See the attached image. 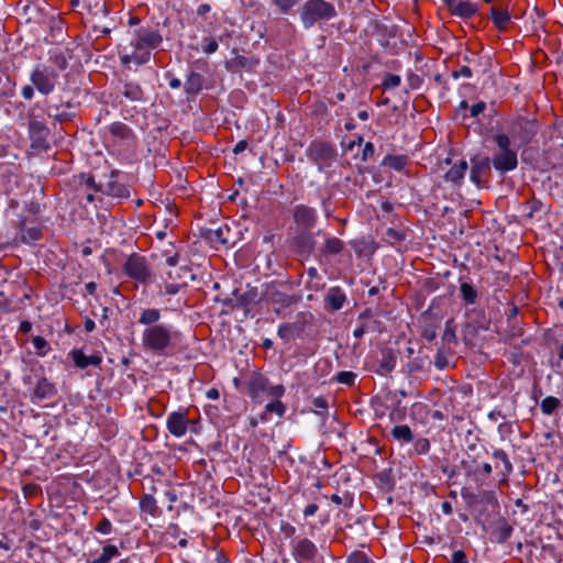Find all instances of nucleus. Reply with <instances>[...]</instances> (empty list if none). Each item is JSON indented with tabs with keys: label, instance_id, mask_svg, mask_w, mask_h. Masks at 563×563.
I'll return each instance as SVG.
<instances>
[{
	"label": "nucleus",
	"instance_id": "1",
	"mask_svg": "<svg viewBox=\"0 0 563 563\" xmlns=\"http://www.w3.org/2000/svg\"><path fill=\"white\" fill-rule=\"evenodd\" d=\"M177 332L169 325L161 323L156 327L145 328L142 332V347L145 352L155 355H168L174 349Z\"/></svg>",
	"mask_w": 563,
	"mask_h": 563
},
{
	"label": "nucleus",
	"instance_id": "2",
	"mask_svg": "<svg viewBox=\"0 0 563 563\" xmlns=\"http://www.w3.org/2000/svg\"><path fill=\"white\" fill-rule=\"evenodd\" d=\"M298 13L306 30L322 25L338 15L335 5L327 0H306L299 8Z\"/></svg>",
	"mask_w": 563,
	"mask_h": 563
},
{
	"label": "nucleus",
	"instance_id": "3",
	"mask_svg": "<svg viewBox=\"0 0 563 563\" xmlns=\"http://www.w3.org/2000/svg\"><path fill=\"white\" fill-rule=\"evenodd\" d=\"M494 141L498 151L494 154L492 163L499 173L514 170L518 165L517 152L510 148V139L506 134H497Z\"/></svg>",
	"mask_w": 563,
	"mask_h": 563
},
{
	"label": "nucleus",
	"instance_id": "4",
	"mask_svg": "<svg viewBox=\"0 0 563 563\" xmlns=\"http://www.w3.org/2000/svg\"><path fill=\"white\" fill-rule=\"evenodd\" d=\"M124 274L136 283L146 286L154 282L155 274L144 256L131 254L123 265Z\"/></svg>",
	"mask_w": 563,
	"mask_h": 563
},
{
	"label": "nucleus",
	"instance_id": "5",
	"mask_svg": "<svg viewBox=\"0 0 563 563\" xmlns=\"http://www.w3.org/2000/svg\"><path fill=\"white\" fill-rule=\"evenodd\" d=\"M120 172L117 169L111 170L109 179L106 184H97L93 176H82L87 188L100 190V192L112 198L124 199L130 197L129 186L121 183L119 177Z\"/></svg>",
	"mask_w": 563,
	"mask_h": 563
},
{
	"label": "nucleus",
	"instance_id": "6",
	"mask_svg": "<svg viewBox=\"0 0 563 563\" xmlns=\"http://www.w3.org/2000/svg\"><path fill=\"white\" fill-rule=\"evenodd\" d=\"M283 385L272 386L268 378L262 374L254 373L247 380V394L256 401H261L263 396L279 398L284 395Z\"/></svg>",
	"mask_w": 563,
	"mask_h": 563
},
{
	"label": "nucleus",
	"instance_id": "7",
	"mask_svg": "<svg viewBox=\"0 0 563 563\" xmlns=\"http://www.w3.org/2000/svg\"><path fill=\"white\" fill-rule=\"evenodd\" d=\"M58 79L56 70L46 65H37L31 74V81L43 93H51Z\"/></svg>",
	"mask_w": 563,
	"mask_h": 563
},
{
	"label": "nucleus",
	"instance_id": "8",
	"mask_svg": "<svg viewBox=\"0 0 563 563\" xmlns=\"http://www.w3.org/2000/svg\"><path fill=\"white\" fill-rule=\"evenodd\" d=\"M264 301L267 305L274 306L276 313H280L283 309L296 303L297 298L282 291L278 284L271 283L264 286Z\"/></svg>",
	"mask_w": 563,
	"mask_h": 563
},
{
	"label": "nucleus",
	"instance_id": "9",
	"mask_svg": "<svg viewBox=\"0 0 563 563\" xmlns=\"http://www.w3.org/2000/svg\"><path fill=\"white\" fill-rule=\"evenodd\" d=\"M189 409H180L173 411L168 415L166 420L167 430L176 438H181L186 434L189 424H194L188 419Z\"/></svg>",
	"mask_w": 563,
	"mask_h": 563
},
{
	"label": "nucleus",
	"instance_id": "10",
	"mask_svg": "<svg viewBox=\"0 0 563 563\" xmlns=\"http://www.w3.org/2000/svg\"><path fill=\"white\" fill-rule=\"evenodd\" d=\"M335 150L328 143L314 142L308 150L309 157L319 166V169L330 166L335 157Z\"/></svg>",
	"mask_w": 563,
	"mask_h": 563
},
{
	"label": "nucleus",
	"instance_id": "11",
	"mask_svg": "<svg viewBox=\"0 0 563 563\" xmlns=\"http://www.w3.org/2000/svg\"><path fill=\"white\" fill-rule=\"evenodd\" d=\"M490 163L492 159L488 156L476 155L471 159V180L481 186L487 181L490 175Z\"/></svg>",
	"mask_w": 563,
	"mask_h": 563
},
{
	"label": "nucleus",
	"instance_id": "12",
	"mask_svg": "<svg viewBox=\"0 0 563 563\" xmlns=\"http://www.w3.org/2000/svg\"><path fill=\"white\" fill-rule=\"evenodd\" d=\"M291 553L299 563H309L316 560L318 549L311 540L302 538L294 542Z\"/></svg>",
	"mask_w": 563,
	"mask_h": 563
},
{
	"label": "nucleus",
	"instance_id": "13",
	"mask_svg": "<svg viewBox=\"0 0 563 563\" xmlns=\"http://www.w3.org/2000/svg\"><path fill=\"white\" fill-rule=\"evenodd\" d=\"M294 220L303 231H310L317 221L316 210L305 205H298L294 208Z\"/></svg>",
	"mask_w": 563,
	"mask_h": 563
},
{
	"label": "nucleus",
	"instance_id": "14",
	"mask_svg": "<svg viewBox=\"0 0 563 563\" xmlns=\"http://www.w3.org/2000/svg\"><path fill=\"white\" fill-rule=\"evenodd\" d=\"M132 52L128 54H123L120 59L121 63L125 66L131 63L136 64L137 66L143 65L150 60L151 51L147 49L144 45H136V38L134 37L131 42Z\"/></svg>",
	"mask_w": 563,
	"mask_h": 563
},
{
	"label": "nucleus",
	"instance_id": "15",
	"mask_svg": "<svg viewBox=\"0 0 563 563\" xmlns=\"http://www.w3.org/2000/svg\"><path fill=\"white\" fill-rule=\"evenodd\" d=\"M136 45H144L147 49L156 48L163 41L157 31L141 29L135 34Z\"/></svg>",
	"mask_w": 563,
	"mask_h": 563
},
{
	"label": "nucleus",
	"instance_id": "16",
	"mask_svg": "<svg viewBox=\"0 0 563 563\" xmlns=\"http://www.w3.org/2000/svg\"><path fill=\"white\" fill-rule=\"evenodd\" d=\"M236 300L240 305L247 308L251 305L264 301V289L260 291L256 287L247 285L246 289L236 297Z\"/></svg>",
	"mask_w": 563,
	"mask_h": 563
},
{
	"label": "nucleus",
	"instance_id": "17",
	"mask_svg": "<svg viewBox=\"0 0 563 563\" xmlns=\"http://www.w3.org/2000/svg\"><path fill=\"white\" fill-rule=\"evenodd\" d=\"M56 394L55 386L47 378H40L33 390V399L43 400L52 398Z\"/></svg>",
	"mask_w": 563,
	"mask_h": 563
},
{
	"label": "nucleus",
	"instance_id": "18",
	"mask_svg": "<svg viewBox=\"0 0 563 563\" xmlns=\"http://www.w3.org/2000/svg\"><path fill=\"white\" fill-rule=\"evenodd\" d=\"M467 168L468 165L465 159L459 161V163L451 166V168L444 174L445 181L459 185L464 178Z\"/></svg>",
	"mask_w": 563,
	"mask_h": 563
},
{
	"label": "nucleus",
	"instance_id": "19",
	"mask_svg": "<svg viewBox=\"0 0 563 563\" xmlns=\"http://www.w3.org/2000/svg\"><path fill=\"white\" fill-rule=\"evenodd\" d=\"M70 355L75 365L79 368H86L90 365L99 366L102 361L99 355L87 356L81 350H73Z\"/></svg>",
	"mask_w": 563,
	"mask_h": 563
},
{
	"label": "nucleus",
	"instance_id": "20",
	"mask_svg": "<svg viewBox=\"0 0 563 563\" xmlns=\"http://www.w3.org/2000/svg\"><path fill=\"white\" fill-rule=\"evenodd\" d=\"M161 317V310L156 308H145L141 310L137 322L146 328L156 327L161 324L157 323Z\"/></svg>",
	"mask_w": 563,
	"mask_h": 563
},
{
	"label": "nucleus",
	"instance_id": "21",
	"mask_svg": "<svg viewBox=\"0 0 563 563\" xmlns=\"http://www.w3.org/2000/svg\"><path fill=\"white\" fill-rule=\"evenodd\" d=\"M490 16L494 24L499 31H506L508 29V25L510 23V14L507 10L497 7H492Z\"/></svg>",
	"mask_w": 563,
	"mask_h": 563
},
{
	"label": "nucleus",
	"instance_id": "22",
	"mask_svg": "<svg viewBox=\"0 0 563 563\" xmlns=\"http://www.w3.org/2000/svg\"><path fill=\"white\" fill-rule=\"evenodd\" d=\"M396 360L397 357L391 350H383L377 373L380 375H388L395 368Z\"/></svg>",
	"mask_w": 563,
	"mask_h": 563
},
{
	"label": "nucleus",
	"instance_id": "23",
	"mask_svg": "<svg viewBox=\"0 0 563 563\" xmlns=\"http://www.w3.org/2000/svg\"><path fill=\"white\" fill-rule=\"evenodd\" d=\"M345 299V294L340 287L330 288L325 296V302L332 310H340L343 307Z\"/></svg>",
	"mask_w": 563,
	"mask_h": 563
},
{
	"label": "nucleus",
	"instance_id": "24",
	"mask_svg": "<svg viewBox=\"0 0 563 563\" xmlns=\"http://www.w3.org/2000/svg\"><path fill=\"white\" fill-rule=\"evenodd\" d=\"M301 331L302 325H300L298 322L283 323L279 325L277 334L280 339L288 342L295 336L299 335Z\"/></svg>",
	"mask_w": 563,
	"mask_h": 563
},
{
	"label": "nucleus",
	"instance_id": "25",
	"mask_svg": "<svg viewBox=\"0 0 563 563\" xmlns=\"http://www.w3.org/2000/svg\"><path fill=\"white\" fill-rule=\"evenodd\" d=\"M409 163V158L406 155H387L383 165L394 170L401 172Z\"/></svg>",
	"mask_w": 563,
	"mask_h": 563
},
{
	"label": "nucleus",
	"instance_id": "26",
	"mask_svg": "<svg viewBox=\"0 0 563 563\" xmlns=\"http://www.w3.org/2000/svg\"><path fill=\"white\" fill-rule=\"evenodd\" d=\"M390 434L396 441L400 443H409L413 440L411 429L407 424L395 426L391 429Z\"/></svg>",
	"mask_w": 563,
	"mask_h": 563
},
{
	"label": "nucleus",
	"instance_id": "27",
	"mask_svg": "<svg viewBox=\"0 0 563 563\" xmlns=\"http://www.w3.org/2000/svg\"><path fill=\"white\" fill-rule=\"evenodd\" d=\"M477 12V7L470 1H460L452 10V14L460 18H471Z\"/></svg>",
	"mask_w": 563,
	"mask_h": 563
},
{
	"label": "nucleus",
	"instance_id": "28",
	"mask_svg": "<svg viewBox=\"0 0 563 563\" xmlns=\"http://www.w3.org/2000/svg\"><path fill=\"white\" fill-rule=\"evenodd\" d=\"M344 249V243L338 238H329L325 240L321 253L324 255L340 254Z\"/></svg>",
	"mask_w": 563,
	"mask_h": 563
},
{
	"label": "nucleus",
	"instance_id": "29",
	"mask_svg": "<svg viewBox=\"0 0 563 563\" xmlns=\"http://www.w3.org/2000/svg\"><path fill=\"white\" fill-rule=\"evenodd\" d=\"M493 457L497 461L496 462V468L499 467V463L503 464V471H501V474L504 477H507L511 474L512 472V464L511 462L509 461L508 459V455L506 454L505 451L503 450H495L494 453H493Z\"/></svg>",
	"mask_w": 563,
	"mask_h": 563
},
{
	"label": "nucleus",
	"instance_id": "30",
	"mask_svg": "<svg viewBox=\"0 0 563 563\" xmlns=\"http://www.w3.org/2000/svg\"><path fill=\"white\" fill-rule=\"evenodd\" d=\"M202 76L198 73H190L185 82V90L189 95H195L202 88Z\"/></svg>",
	"mask_w": 563,
	"mask_h": 563
},
{
	"label": "nucleus",
	"instance_id": "31",
	"mask_svg": "<svg viewBox=\"0 0 563 563\" xmlns=\"http://www.w3.org/2000/svg\"><path fill=\"white\" fill-rule=\"evenodd\" d=\"M286 411V406L276 398L274 401L268 402L265 406L264 412L261 415V420L266 421L269 413H276L278 417H283Z\"/></svg>",
	"mask_w": 563,
	"mask_h": 563
},
{
	"label": "nucleus",
	"instance_id": "32",
	"mask_svg": "<svg viewBox=\"0 0 563 563\" xmlns=\"http://www.w3.org/2000/svg\"><path fill=\"white\" fill-rule=\"evenodd\" d=\"M123 96L132 101H139L143 98L142 88L134 82H125L123 86Z\"/></svg>",
	"mask_w": 563,
	"mask_h": 563
},
{
	"label": "nucleus",
	"instance_id": "33",
	"mask_svg": "<svg viewBox=\"0 0 563 563\" xmlns=\"http://www.w3.org/2000/svg\"><path fill=\"white\" fill-rule=\"evenodd\" d=\"M296 244L310 253L314 244L312 234L309 231L301 230V232L296 236Z\"/></svg>",
	"mask_w": 563,
	"mask_h": 563
},
{
	"label": "nucleus",
	"instance_id": "34",
	"mask_svg": "<svg viewBox=\"0 0 563 563\" xmlns=\"http://www.w3.org/2000/svg\"><path fill=\"white\" fill-rule=\"evenodd\" d=\"M460 291H461V296H462L463 300L466 303H468V305L475 303L476 298H477V291L471 284L462 283L460 286Z\"/></svg>",
	"mask_w": 563,
	"mask_h": 563
},
{
	"label": "nucleus",
	"instance_id": "35",
	"mask_svg": "<svg viewBox=\"0 0 563 563\" xmlns=\"http://www.w3.org/2000/svg\"><path fill=\"white\" fill-rule=\"evenodd\" d=\"M140 507L142 511L147 512L152 516H155L158 509L156 500L152 495L143 496L140 500Z\"/></svg>",
	"mask_w": 563,
	"mask_h": 563
},
{
	"label": "nucleus",
	"instance_id": "36",
	"mask_svg": "<svg viewBox=\"0 0 563 563\" xmlns=\"http://www.w3.org/2000/svg\"><path fill=\"white\" fill-rule=\"evenodd\" d=\"M41 230L36 227H26L22 224L21 227V236L23 242H34L41 238Z\"/></svg>",
	"mask_w": 563,
	"mask_h": 563
},
{
	"label": "nucleus",
	"instance_id": "37",
	"mask_svg": "<svg viewBox=\"0 0 563 563\" xmlns=\"http://www.w3.org/2000/svg\"><path fill=\"white\" fill-rule=\"evenodd\" d=\"M301 0H272V3L282 14H288Z\"/></svg>",
	"mask_w": 563,
	"mask_h": 563
},
{
	"label": "nucleus",
	"instance_id": "38",
	"mask_svg": "<svg viewBox=\"0 0 563 563\" xmlns=\"http://www.w3.org/2000/svg\"><path fill=\"white\" fill-rule=\"evenodd\" d=\"M561 402L553 396H548L541 401V410L544 415H551L560 407Z\"/></svg>",
	"mask_w": 563,
	"mask_h": 563
},
{
	"label": "nucleus",
	"instance_id": "39",
	"mask_svg": "<svg viewBox=\"0 0 563 563\" xmlns=\"http://www.w3.org/2000/svg\"><path fill=\"white\" fill-rule=\"evenodd\" d=\"M519 128L523 131V135L520 136L522 143L529 142V140L534 135V124L530 121H520L518 122Z\"/></svg>",
	"mask_w": 563,
	"mask_h": 563
},
{
	"label": "nucleus",
	"instance_id": "40",
	"mask_svg": "<svg viewBox=\"0 0 563 563\" xmlns=\"http://www.w3.org/2000/svg\"><path fill=\"white\" fill-rule=\"evenodd\" d=\"M110 132L112 135L118 136L121 140L128 139L131 133L130 129L121 122L113 123L110 126Z\"/></svg>",
	"mask_w": 563,
	"mask_h": 563
},
{
	"label": "nucleus",
	"instance_id": "41",
	"mask_svg": "<svg viewBox=\"0 0 563 563\" xmlns=\"http://www.w3.org/2000/svg\"><path fill=\"white\" fill-rule=\"evenodd\" d=\"M119 555V550L115 545L108 544L102 549V553L100 554L99 563H108L112 558Z\"/></svg>",
	"mask_w": 563,
	"mask_h": 563
},
{
	"label": "nucleus",
	"instance_id": "42",
	"mask_svg": "<svg viewBox=\"0 0 563 563\" xmlns=\"http://www.w3.org/2000/svg\"><path fill=\"white\" fill-rule=\"evenodd\" d=\"M32 343L34 349L36 350L37 355L44 356L48 351V342L43 336H34L32 339Z\"/></svg>",
	"mask_w": 563,
	"mask_h": 563
},
{
	"label": "nucleus",
	"instance_id": "43",
	"mask_svg": "<svg viewBox=\"0 0 563 563\" xmlns=\"http://www.w3.org/2000/svg\"><path fill=\"white\" fill-rule=\"evenodd\" d=\"M356 374L353 372L342 371L338 373L335 379L340 384L352 386L355 382Z\"/></svg>",
	"mask_w": 563,
	"mask_h": 563
},
{
	"label": "nucleus",
	"instance_id": "44",
	"mask_svg": "<svg viewBox=\"0 0 563 563\" xmlns=\"http://www.w3.org/2000/svg\"><path fill=\"white\" fill-rule=\"evenodd\" d=\"M496 533L498 542H505L510 538L512 533V528L508 523L504 522L501 526L497 528Z\"/></svg>",
	"mask_w": 563,
	"mask_h": 563
},
{
	"label": "nucleus",
	"instance_id": "45",
	"mask_svg": "<svg viewBox=\"0 0 563 563\" xmlns=\"http://www.w3.org/2000/svg\"><path fill=\"white\" fill-rule=\"evenodd\" d=\"M82 176H86V175L82 174L79 176V186L80 187L78 188V190L82 191V194L85 195L86 200L88 202H92L95 200V192H98L99 190H93L92 188H87V186L85 184V179H82Z\"/></svg>",
	"mask_w": 563,
	"mask_h": 563
},
{
	"label": "nucleus",
	"instance_id": "46",
	"mask_svg": "<svg viewBox=\"0 0 563 563\" xmlns=\"http://www.w3.org/2000/svg\"><path fill=\"white\" fill-rule=\"evenodd\" d=\"M400 82V76L395 74H386L383 80V86L385 89H391L398 87Z\"/></svg>",
	"mask_w": 563,
	"mask_h": 563
},
{
	"label": "nucleus",
	"instance_id": "47",
	"mask_svg": "<svg viewBox=\"0 0 563 563\" xmlns=\"http://www.w3.org/2000/svg\"><path fill=\"white\" fill-rule=\"evenodd\" d=\"M313 411L318 415H323L328 409V401L323 397H316L312 400Z\"/></svg>",
	"mask_w": 563,
	"mask_h": 563
},
{
	"label": "nucleus",
	"instance_id": "48",
	"mask_svg": "<svg viewBox=\"0 0 563 563\" xmlns=\"http://www.w3.org/2000/svg\"><path fill=\"white\" fill-rule=\"evenodd\" d=\"M330 499L332 503H334L336 505H344L346 508L352 507V504H353V498L349 494H345L344 496H339L336 494H333L330 497Z\"/></svg>",
	"mask_w": 563,
	"mask_h": 563
},
{
	"label": "nucleus",
	"instance_id": "49",
	"mask_svg": "<svg viewBox=\"0 0 563 563\" xmlns=\"http://www.w3.org/2000/svg\"><path fill=\"white\" fill-rule=\"evenodd\" d=\"M95 530L102 534H109L112 531V523L109 519L102 518L96 526Z\"/></svg>",
	"mask_w": 563,
	"mask_h": 563
},
{
	"label": "nucleus",
	"instance_id": "50",
	"mask_svg": "<svg viewBox=\"0 0 563 563\" xmlns=\"http://www.w3.org/2000/svg\"><path fill=\"white\" fill-rule=\"evenodd\" d=\"M186 285H187L186 282H183V283H178V282L167 283L165 285V291L168 295H176Z\"/></svg>",
	"mask_w": 563,
	"mask_h": 563
},
{
	"label": "nucleus",
	"instance_id": "51",
	"mask_svg": "<svg viewBox=\"0 0 563 563\" xmlns=\"http://www.w3.org/2000/svg\"><path fill=\"white\" fill-rule=\"evenodd\" d=\"M408 86L411 89H419L422 85V78L413 73H410L407 77Z\"/></svg>",
	"mask_w": 563,
	"mask_h": 563
},
{
	"label": "nucleus",
	"instance_id": "52",
	"mask_svg": "<svg viewBox=\"0 0 563 563\" xmlns=\"http://www.w3.org/2000/svg\"><path fill=\"white\" fill-rule=\"evenodd\" d=\"M347 563H368V558L363 552H354L347 558Z\"/></svg>",
	"mask_w": 563,
	"mask_h": 563
},
{
	"label": "nucleus",
	"instance_id": "53",
	"mask_svg": "<svg viewBox=\"0 0 563 563\" xmlns=\"http://www.w3.org/2000/svg\"><path fill=\"white\" fill-rule=\"evenodd\" d=\"M205 46H203V52L206 54H213L214 52H217L219 45H218V42L216 38H205Z\"/></svg>",
	"mask_w": 563,
	"mask_h": 563
},
{
	"label": "nucleus",
	"instance_id": "54",
	"mask_svg": "<svg viewBox=\"0 0 563 563\" xmlns=\"http://www.w3.org/2000/svg\"><path fill=\"white\" fill-rule=\"evenodd\" d=\"M450 563H468V561L462 550H456L453 552Z\"/></svg>",
	"mask_w": 563,
	"mask_h": 563
},
{
	"label": "nucleus",
	"instance_id": "55",
	"mask_svg": "<svg viewBox=\"0 0 563 563\" xmlns=\"http://www.w3.org/2000/svg\"><path fill=\"white\" fill-rule=\"evenodd\" d=\"M429 448H430V444H429V441L427 439H419L415 443V449L420 454L428 452Z\"/></svg>",
	"mask_w": 563,
	"mask_h": 563
},
{
	"label": "nucleus",
	"instance_id": "56",
	"mask_svg": "<svg viewBox=\"0 0 563 563\" xmlns=\"http://www.w3.org/2000/svg\"><path fill=\"white\" fill-rule=\"evenodd\" d=\"M452 76L455 79H457L461 76L470 78V77H472V70L468 66H462L459 70H454L452 73Z\"/></svg>",
	"mask_w": 563,
	"mask_h": 563
},
{
	"label": "nucleus",
	"instance_id": "57",
	"mask_svg": "<svg viewBox=\"0 0 563 563\" xmlns=\"http://www.w3.org/2000/svg\"><path fill=\"white\" fill-rule=\"evenodd\" d=\"M374 145L371 142H367L363 148L362 161H367L369 157L374 155Z\"/></svg>",
	"mask_w": 563,
	"mask_h": 563
},
{
	"label": "nucleus",
	"instance_id": "58",
	"mask_svg": "<svg viewBox=\"0 0 563 563\" xmlns=\"http://www.w3.org/2000/svg\"><path fill=\"white\" fill-rule=\"evenodd\" d=\"M29 126L32 133H42L45 130V125L37 120H31Z\"/></svg>",
	"mask_w": 563,
	"mask_h": 563
},
{
	"label": "nucleus",
	"instance_id": "59",
	"mask_svg": "<svg viewBox=\"0 0 563 563\" xmlns=\"http://www.w3.org/2000/svg\"><path fill=\"white\" fill-rule=\"evenodd\" d=\"M280 531L285 534V537L290 538L295 534L296 529L289 522H282Z\"/></svg>",
	"mask_w": 563,
	"mask_h": 563
},
{
	"label": "nucleus",
	"instance_id": "60",
	"mask_svg": "<svg viewBox=\"0 0 563 563\" xmlns=\"http://www.w3.org/2000/svg\"><path fill=\"white\" fill-rule=\"evenodd\" d=\"M52 60L59 69H65L67 67V59L62 54L55 55L52 57Z\"/></svg>",
	"mask_w": 563,
	"mask_h": 563
},
{
	"label": "nucleus",
	"instance_id": "61",
	"mask_svg": "<svg viewBox=\"0 0 563 563\" xmlns=\"http://www.w3.org/2000/svg\"><path fill=\"white\" fill-rule=\"evenodd\" d=\"M485 109H486V104H485V102L479 101V102L475 103V104L471 108V115H472V117H477V115H478L479 113H482Z\"/></svg>",
	"mask_w": 563,
	"mask_h": 563
},
{
	"label": "nucleus",
	"instance_id": "62",
	"mask_svg": "<svg viewBox=\"0 0 563 563\" xmlns=\"http://www.w3.org/2000/svg\"><path fill=\"white\" fill-rule=\"evenodd\" d=\"M180 273L183 274H189V269L187 267H180L178 271H176L175 273L173 272H168V279H172V280H177L180 278Z\"/></svg>",
	"mask_w": 563,
	"mask_h": 563
},
{
	"label": "nucleus",
	"instance_id": "63",
	"mask_svg": "<svg viewBox=\"0 0 563 563\" xmlns=\"http://www.w3.org/2000/svg\"><path fill=\"white\" fill-rule=\"evenodd\" d=\"M319 507L317 504H309L303 509L305 517H311L318 511Z\"/></svg>",
	"mask_w": 563,
	"mask_h": 563
},
{
	"label": "nucleus",
	"instance_id": "64",
	"mask_svg": "<svg viewBox=\"0 0 563 563\" xmlns=\"http://www.w3.org/2000/svg\"><path fill=\"white\" fill-rule=\"evenodd\" d=\"M21 95L24 99L31 100L34 96V90L32 86H24L22 88Z\"/></svg>",
	"mask_w": 563,
	"mask_h": 563
}]
</instances>
